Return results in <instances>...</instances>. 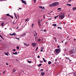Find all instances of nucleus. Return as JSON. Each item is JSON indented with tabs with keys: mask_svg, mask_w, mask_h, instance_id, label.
<instances>
[{
	"mask_svg": "<svg viewBox=\"0 0 76 76\" xmlns=\"http://www.w3.org/2000/svg\"><path fill=\"white\" fill-rule=\"evenodd\" d=\"M59 4V2H55L50 4L49 5V6H50V7H53V6H57V5H58V4Z\"/></svg>",
	"mask_w": 76,
	"mask_h": 76,
	"instance_id": "nucleus-1",
	"label": "nucleus"
},
{
	"mask_svg": "<svg viewBox=\"0 0 76 76\" xmlns=\"http://www.w3.org/2000/svg\"><path fill=\"white\" fill-rule=\"evenodd\" d=\"M54 51H55L56 53H58V54H59L61 51V49L60 48H58V49H56Z\"/></svg>",
	"mask_w": 76,
	"mask_h": 76,
	"instance_id": "nucleus-2",
	"label": "nucleus"
},
{
	"mask_svg": "<svg viewBox=\"0 0 76 76\" xmlns=\"http://www.w3.org/2000/svg\"><path fill=\"white\" fill-rule=\"evenodd\" d=\"M59 18L60 17V18H61V19H63L64 18V15H63V14H61L59 15Z\"/></svg>",
	"mask_w": 76,
	"mask_h": 76,
	"instance_id": "nucleus-3",
	"label": "nucleus"
},
{
	"mask_svg": "<svg viewBox=\"0 0 76 76\" xmlns=\"http://www.w3.org/2000/svg\"><path fill=\"white\" fill-rule=\"evenodd\" d=\"M32 46L33 47H36V43H33L31 44Z\"/></svg>",
	"mask_w": 76,
	"mask_h": 76,
	"instance_id": "nucleus-4",
	"label": "nucleus"
},
{
	"mask_svg": "<svg viewBox=\"0 0 76 76\" xmlns=\"http://www.w3.org/2000/svg\"><path fill=\"white\" fill-rule=\"evenodd\" d=\"M21 1L23 3H24L25 4H27L26 2L25 1L23 0H21Z\"/></svg>",
	"mask_w": 76,
	"mask_h": 76,
	"instance_id": "nucleus-5",
	"label": "nucleus"
},
{
	"mask_svg": "<svg viewBox=\"0 0 76 76\" xmlns=\"http://www.w3.org/2000/svg\"><path fill=\"white\" fill-rule=\"evenodd\" d=\"M73 53V52L72 50H70L69 51V54H70V55L72 54Z\"/></svg>",
	"mask_w": 76,
	"mask_h": 76,
	"instance_id": "nucleus-6",
	"label": "nucleus"
},
{
	"mask_svg": "<svg viewBox=\"0 0 76 76\" xmlns=\"http://www.w3.org/2000/svg\"><path fill=\"white\" fill-rule=\"evenodd\" d=\"M41 20H39L38 21V24L39 25H39H41V24L40 23V22H41Z\"/></svg>",
	"mask_w": 76,
	"mask_h": 76,
	"instance_id": "nucleus-7",
	"label": "nucleus"
},
{
	"mask_svg": "<svg viewBox=\"0 0 76 76\" xmlns=\"http://www.w3.org/2000/svg\"><path fill=\"white\" fill-rule=\"evenodd\" d=\"M11 35H15V36H16V33H13L12 34H10Z\"/></svg>",
	"mask_w": 76,
	"mask_h": 76,
	"instance_id": "nucleus-8",
	"label": "nucleus"
},
{
	"mask_svg": "<svg viewBox=\"0 0 76 76\" xmlns=\"http://www.w3.org/2000/svg\"><path fill=\"white\" fill-rule=\"evenodd\" d=\"M12 53H13V54H14L15 55H16L18 54V52H15V53H14V52H12Z\"/></svg>",
	"mask_w": 76,
	"mask_h": 76,
	"instance_id": "nucleus-9",
	"label": "nucleus"
},
{
	"mask_svg": "<svg viewBox=\"0 0 76 76\" xmlns=\"http://www.w3.org/2000/svg\"><path fill=\"white\" fill-rule=\"evenodd\" d=\"M44 7H39V8L41 9H42L43 10V9H44Z\"/></svg>",
	"mask_w": 76,
	"mask_h": 76,
	"instance_id": "nucleus-10",
	"label": "nucleus"
},
{
	"mask_svg": "<svg viewBox=\"0 0 76 76\" xmlns=\"http://www.w3.org/2000/svg\"><path fill=\"white\" fill-rule=\"evenodd\" d=\"M72 9L74 11H75V10H76V7H73L72 8Z\"/></svg>",
	"mask_w": 76,
	"mask_h": 76,
	"instance_id": "nucleus-11",
	"label": "nucleus"
},
{
	"mask_svg": "<svg viewBox=\"0 0 76 76\" xmlns=\"http://www.w3.org/2000/svg\"><path fill=\"white\" fill-rule=\"evenodd\" d=\"M16 72V70L15 69H13L12 70V73H14Z\"/></svg>",
	"mask_w": 76,
	"mask_h": 76,
	"instance_id": "nucleus-12",
	"label": "nucleus"
},
{
	"mask_svg": "<svg viewBox=\"0 0 76 76\" xmlns=\"http://www.w3.org/2000/svg\"><path fill=\"white\" fill-rule=\"evenodd\" d=\"M43 61H44L45 63H46V60L45 59V58H43Z\"/></svg>",
	"mask_w": 76,
	"mask_h": 76,
	"instance_id": "nucleus-13",
	"label": "nucleus"
},
{
	"mask_svg": "<svg viewBox=\"0 0 76 76\" xmlns=\"http://www.w3.org/2000/svg\"><path fill=\"white\" fill-rule=\"evenodd\" d=\"M25 35H26V34H25V33H23V34L21 35V36H23V37L25 36Z\"/></svg>",
	"mask_w": 76,
	"mask_h": 76,
	"instance_id": "nucleus-14",
	"label": "nucleus"
},
{
	"mask_svg": "<svg viewBox=\"0 0 76 76\" xmlns=\"http://www.w3.org/2000/svg\"><path fill=\"white\" fill-rule=\"evenodd\" d=\"M44 74H45V72H42L41 73V75H42V76H44Z\"/></svg>",
	"mask_w": 76,
	"mask_h": 76,
	"instance_id": "nucleus-15",
	"label": "nucleus"
},
{
	"mask_svg": "<svg viewBox=\"0 0 76 76\" xmlns=\"http://www.w3.org/2000/svg\"><path fill=\"white\" fill-rule=\"evenodd\" d=\"M71 50H72V51H75V49H74V48L73 47H71Z\"/></svg>",
	"mask_w": 76,
	"mask_h": 76,
	"instance_id": "nucleus-16",
	"label": "nucleus"
},
{
	"mask_svg": "<svg viewBox=\"0 0 76 76\" xmlns=\"http://www.w3.org/2000/svg\"><path fill=\"white\" fill-rule=\"evenodd\" d=\"M52 25L54 26H57V25L55 24H53Z\"/></svg>",
	"mask_w": 76,
	"mask_h": 76,
	"instance_id": "nucleus-17",
	"label": "nucleus"
},
{
	"mask_svg": "<svg viewBox=\"0 0 76 76\" xmlns=\"http://www.w3.org/2000/svg\"><path fill=\"white\" fill-rule=\"evenodd\" d=\"M48 64L50 65L51 64V61H49L48 62Z\"/></svg>",
	"mask_w": 76,
	"mask_h": 76,
	"instance_id": "nucleus-18",
	"label": "nucleus"
},
{
	"mask_svg": "<svg viewBox=\"0 0 76 76\" xmlns=\"http://www.w3.org/2000/svg\"><path fill=\"white\" fill-rule=\"evenodd\" d=\"M41 65H42V64H39L38 65V67H40V66H41Z\"/></svg>",
	"mask_w": 76,
	"mask_h": 76,
	"instance_id": "nucleus-19",
	"label": "nucleus"
},
{
	"mask_svg": "<svg viewBox=\"0 0 76 76\" xmlns=\"http://www.w3.org/2000/svg\"><path fill=\"white\" fill-rule=\"evenodd\" d=\"M67 6H72V5L71 4H67Z\"/></svg>",
	"mask_w": 76,
	"mask_h": 76,
	"instance_id": "nucleus-20",
	"label": "nucleus"
},
{
	"mask_svg": "<svg viewBox=\"0 0 76 76\" xmlns=\"http://www.w3.org/2000/svg\"><path fill=\"white\" fill-rule=\"evenodd\" d=\"M6 15L7 16H8L10 17V15H9V14H6Z\"/></svg>",
	"mask_w": 76,
	"mask_h": 76,
	"instance_id": "nucleus-21",
	"label": "nucleus"
},
{
	"mask_svg": "<svg viewBox=\"0 0 76 76\" xmlns=\"http://www.w3.org/2000/svg\"><path fill=\"white\" fill-rule=\"evenodd\" d=\"M42 71H44V69H40V72H42Z\"/></svg>",
	"mask_w": 76,
	"mask_h": 76,
	"instance_id": "nucleus-22",
	"label": "nucleus"
},
{
	"mask_svg": "<svg viewBox=\"0 0 76 76\" xmlns=\"http://www.w3.org/2000/svg\"><path fill=\"white\" fill-rule=\"evenodd\" d=\"M26 21H29V20H28V18H27L26 20H25V22H26Z\"/></svg>",
	"mask_w": 76,
	"mask_h": 76,
	"instance_id": "nucleus-23",
	"label": "nucleus"
},
{
	"mask_svg": "<svg viewBox=\"0 0 76 76\" xmlns=\"http://www.w3.org/2000/svg\"><path fill=\"white\" fill-rule=\"evenodd\" d=\"M5 73H6V71H4L3 72V75H4V74H5Z\"/></svg>",
	"mask_w": 76,
	"mask_h": 76,
	"instance_id": "nucleus-24",
	"label": "nucleus"
},
{
	"mask_svg": "<svg viewBox=\"0 0 76 76\" xmlns=\"http://www.w3.org/2000/svg\"><path fill=\"white\" fill-rule=\"evenodd\" d=\"M38 47H37L36 49V51H37V50H38Z\"/></svg>",
	"mask_w": 76,
	"mask_h": 76,
	"instance_id": "nucleus-25",
	"label": "nucleus"
},
{
	"mask_svg": "<svg viewBox=\"0 0 76 76\" xmlns=\"http://www.w3.org/2000/svg\"><path fill=\"white\" fill-rule=\"evenodd\" d=\"M28 63H31V61H28Z\"/></svg>",
	"mask_w": 76,
	"mask_h": 76,
	"instance_id": "nucleus-26",
	"label": "nucleus"
},
{
	"mask_svg": "<svg viewBox=\"0 0 76 76\" xmlns=\"http://www.w3.org/2000/svg\"><path fill=\"white\" fill-rule=\"evenodd\" d=\"M73 74H74V76H76V73L74 72V73H73Z\"/></svg>",
	"mask_w": 76,
	"mask_h": 76,
	"instance_id": "nucleus-27",
	"label": "nucleus"
},
{
	"mask_svg": "<svg viewBox=\"0 0 76 76\" xmlns=\"http://www.w3.org/2000/svg\"><path fill=\"white\" fill-rule=\"evenodd\" d=\"M58 10H61V8H59L58 9Z\"/></svg>",
	"mask_w": 76,
	"mask_h": 76,
	"instance_id": "nucleus-28",
	"label": "nucleus"
},
{
	"mask_svg": "<svg viewBox=\"0 0 76 76\" xmlns=\"http://www.w3.org/2000/svg\"><path fill=\"white\" fill-rule=\"evenodd\" d=\"M17 49H18V50H19V47L18 46L17 47Z\"/></svg>",
	"mask_w": 76,
	"mask_h": 76,
	"instance_id": "nucleus-29",
	"label": "nucleus"
},
{
	"mask_svg": "<svg viewBox=\"0 0 76 76\" xmlns=\"http://www.w3.org/2000/svg\"><path fill=\"white\" fill-rule=\"evenodd\" d=\"M58 15L57 16L55 17L54 18H55V19H56L58 17Z\"/></svg>",
	"mask_w": 76,
	"mask_h": 76,
	"instance_id": "nucleus-30",
	"label": "nucleus"
},
{
	"mask_svg": "<svg viewBox=\"0 0 76 76\" xmlns=\"http://www.w3.org/2000/svg\"><path fill=\"white\" fill-rule=\"evenodd\" d=\"M4 53L7 56H8V54H7V53H6V52Z\"/></svg>",
	"mask_w": 76,
	"mask_h": 76,
	"instance_id": "nucleus-31",
	"label": "nucleus"
},
{
	"mask_svg": "<svg viewBox=\"0 0 76 76\" xmlns=\"http://www.w3.org/2000/svg\"><path fill=\"white\" fill-rule=\"evenodd\" d=\"M40 57V56H37V58H39Z\"/></svg>",
	"mask_w": 76,
	"mask_h": 76,
	"instance_id": "nucleus-32",
	"label": "nucleus"
},
{
	"mask_svg": "<svg viewBox=\"0 0 76 76\" xmlns=\"http://www.w3.org/2000/svg\"><path fill=\"white\" fill-rule=\"evenodd\" d=\"M4 25V23H2L1 24V25L3 26Z\"/></svg>",
	"mask_w": 76,
	"mask_h": 76,
	"instance_id": "nucleus-33",
	"label": "nucleus"
},
{
	"mask_svg": "<svg viewBox=\"0 0 76 76\" xmlns=\"http://www.w3.org/2000/svg\"><path fill=\"white\" fill-rule=\"evenodd\" d=\"M41 50L40 51V52H42V51H43V50H42L41 48Z\"/></svg>",
	"mask_w": 76,
	"mask_h": 76,
	"instance_id": "nucleus-34",
	"label": "nucleus"
},
{
	"mask_svg": "<svg viewBox=\"0 0 76 76\" xmlns=\"http://www.w3.org/2000/svg\"><path fill=\"white\" fill-rule=\"evenodd\" d=\"M52 19V18H48V20H51V19Z\"/></svg>",
	"mask_w": 76,
	"mask_h": 76,
	"instance_id": "nucleus-35",
	"label": "nucleus"
},
{
	"mask_svg": "<svg viewBox=\"0 0 76 76\" xmlns=\"http://www.w3.org/2000/svg\"><path fill=\"white\" fill-rule=\"evenodd\" d=\"M13 51H16V50H15V49H14L13 50Z\"/></svg>",
	"mask_w": 76,
	"mask_h": 76,
	"instance_id": "nucleus-36",
	"label": "nucleus"
},
{
	"mask_svg": "<svg viewBox=\"0 0 76 76\" xmlns=\"http://www.w3.org/2000/svg\"><path fill=\"white\" fill-rule=\"evenodd\" d=\"M10 17L11 18H12L13 19V16H10Z\"/></svg>",
	"mask_w": 76,
	"mask_h": 76,
	"instance_id": "nucleus-37",
	"label": "nucleus"
},
{
	"mask_svg": "<svg viewBox=\"0 0 76 76\" xmlns=\"http://www.w3.org/2000/svg\"><path fill=\"white\" fill-rule=\"evenodd\" d=\"M26 47H27V46H28V45H29V44H28V45H27V44H26Z\"/></svg>",
	"mask_w": 76,
	"mask_h": 76,
	"instance_id": "nucleus-38",
	"label": "nucleus"
},
{
	"mask_svg": "<svg viewBox=\"0 0 76 76\" xmlns=\"http://www.w3.org/2000/svg\"><path fill=\"white\" fill-rule=\"evenodd\" d=\"M0 37H1V38H3V37H2V36H1L0 34Z\"/></svg>",
	"mask_w": 76,
	"mask_h": 76,
	"instance_id": "nucleus-39",
	"label": "nucleus"
},
{
	"mask_svg": "<svg viewBox=\"0 0 76 76\" xmlns=\"http://www.w3.org/2000/svg\"><path fill=\"white\" fill-rule=\"evenodd\" d=\"M6 65H9V64L7 63H6Z\"/></svg>",
	"mask_w": 76,
	"mask_h": 76,
	"instance_id": "nucleus-40",
	"label": "nucleus"
},
{
	"mask_svg": "<svg viewBox=\"0 0 76 76\" xmlns=\"http://www.w3.org/2000/svg\"><path fill=\"white\" fill-rule=\"evenodd\" d=\"M41 41V39H38V41Z\"/></svg>",
	"mask_w": 76,
	"mask_h": 76,
	"instance_id": "nucleus-41",
	"label": "nucleus"
},
{
	"mask_svg": "<svg viewBox=\"0 0 76 76\" xmlns=\"http://www.w3.org/2000/svg\"><path fill=\"white\" fill-rule=\"evenodd\" d=\"M15 17L16 19H17V16H16V15H15Z\"/></svg>",
	"mask_w": 76,
	"mask_h": 76,
	"instance_id": "nucleus-42",
	"label": "nucleus"
},
{
	"mask_svg": "<svg viewBox=\"0 0 76 76\" xmlns=\"http://www.w3.org/2000/svg\"><path fill=\"white\" fill-rule=\"evenodd\" d=\"M65 51H67V49L66 48H65Z\"/></svg>",
	"mask_w": 76,
	"mask_h": 76,
	"instance_id": "nucleus-43",
	"label": "nucleus"
},
{
	"mask_svg": "<svg viewBox=\"0 0 76 76\" xmlns=\"http://www.w3.org/2000/svg\"><path fill=\"white\" fill-rule=\"evenodd\" d=\"M60 27H58L57 28H58V29H60Z\"/></svg>",
	"mask_w": 76,
	"mask_h": 76,
	"instance_id": "nucleus-44",
	"label": "nucleus"
},
{
	"mask_svg": "<svg viewBox=\"0 0 76 76\" xmlns=\"http://www.w3.org/2000/svg\"><path fill=\"white\" fill-rule=\"evenodd\" d=\"M23 72H24V71H21V73H23Z\"/></svg>",
	"mask_w": 76,
	"mask_h": 76,
	"instance_id": "nucleus-45",
	"label": "nucleus"
},
{
	"mask_svg": "<svg viewBox=\"0 0 76 76\" xmlns=\"http://www.w3.org/2000/svg\"><path fill=\"white\" fill-rule=\"evenodd\" d=\"M14 15L15 16V15H16V13H14Z\"/></svg>",
	"mask_w": 76,
	"mask_h": 76,
	"instance_id": "nucleus-46",
	"label": "nucleus"
},
{
	"mask_svg": "<svg viewBox=\"0 0 76 76\" xmlns=\"http://www.w3.org/2000/svg\"><path fill=\"white\" fill-rule=\"evenodd\" d=\"M60 29H62V28H61V27H60Z\"/></svg>",
	"mask_w": 76,
	"mask_h": 76,
	"instance_id": "nucleus-47",
	"label": "nucleus"
},
{
	"mask_svg": "<svg viewBox=\"0 0 76 76\" xmlns=\"http://www.w3.org/2000/svg\"><path fill=\"white\" fill-rule=\"evenodd\" d=\"M32 27H33V26H34V24H32Z\"/></svg>",
	"mask_w": 76,
	"mask_h": 76,
	"instance_id": "nucleus-48",
	"label": "nucleus"
},
{
	"mask_svg": "<svg viewBox=\"0 0 76 76\" xmlns=\"http://www.w3.org/2000/svg\"><path fill=\"white\" fill-rule=\"evenodd\" d=\"M68 58L69 60V61H72V60H70V59H69V58Z\"/></svg>",
	"mask_w": 76,
	"mask_h": 76,
	"instance_id": "nucleus-49",
	"label": "nucleus"
},
{
	"mask_svg": "<svg viewBox=\"0 0 76 76\" xmlns=\"http://www.w3.org/2000/svg\"><path fill=\"white\" fill-rule=\"evenodd\" d=\"M24 45H26V44H25L24 43Z\"/></svg>",
	"mask_w": 76,
	"mask_h": 76,
	"instance_id": "nucleus-50",
	"label": "nucleus"
},
{
	"mask_svg": "<svg viewBox=\"0 0 76 76\" xmlns=\"http://www.w3.org/2000/svg\"><path fill=\"white\" fill-rule=\"evenodd\" d=\"M68 1H70V2H71V1H72V0H69Z\"/></svg>",
	"mask_w": 76,
	"mask_h": 76,
	"instance_id": "nucleus-51",
	"label": "nucleus"
},
{
	"mask_svg": "<svg viewBox=\"0 0 76 76\" xmlns=\"http://www.w3.org/2000/svg\"><path fill=\"white\" fill-rule=\"evenodd\" d=\"M76 39H74V40L75 41H76Z\"/></svg>",
	"mask_w": 76,
	"mask_h": 76,
	"instance_id": "nucleus-52",
	"label": "nucleus"
},
{
	"mask_svg": "<svg viewBox=\"0 0 76 76\" xmlns=\"http://www.w3.org/2000/svg\"><path fill=\"white\" fill-rule=\"evenodd\" d=\"M44 32H46V30H44Z\"/></svg>",
	"mask_w": 76,
	"mask_h": 76,
	"instance_id": "nucleus-53",
	"label": "nucleus"
},
{
	"mask_svg": "<svg viewBox=\"0 0 76 76\" xmlns=\"http://www.w3.org/2000/svg\"><path fill=\"white\" fill-rule=\"evenodd\" d=\"M63 56H65V54H64V53L63 54Z\"/></svg>",
	"mask_w": 76,
	"mask_h": 76,
	"instance_id": "nucleus-54",
	"label": "nucleus"
},
{
	"mask_svg": "<svg viewBox=\"0 0 76 76\" xmlns=\"http://www.w3.org/2000/svg\"><path fill=\"white\" fill-rule=\"evenodd\" d=\"M40 63H42V62H43V61H40Z\"/></svg>",
	"mask_w": 76,
	"mask_h": 76,
	"instance_id": "nucleus-55",
	"label": "nucleus"
},
{
	"mask_svg": "<svg viewBox=\"0 0 76 76\" xmlns=\"http://www.w3.org/2000/svg\"><path fill=\"white\" fill-rule=\"evenodd\" d=\"M60 47V46H58L57 48H59Z\"/></svg>",
	"mask_w": 76,
	"mask_h": 76,
	"instance_id": "nucleus-56",
	"label": "nucleus"
},
{
	"mask_svg": "<svg viewBox=\"0 0 76 76\" xmlns=\"http://www.w3.org/2000/svg\"><path fill=\"white\" fill-rule=\"evenodd\" d=\"M57 61V60L56 59H55V61Z\"/></svg>",
	"mask_w": 76,
	"mask_h": 76,
	"instance_id": "nucleus-57",
	"label": "nucleus"
},
{
	"mask_svg": "<svg viewBox=\"0 0 76 76\" xmlns=\"http://www.w3.org/2000/svg\"><path fill=\"white\" fill-rule=\"evenodd\" d=\"M19 9H20V10H21V8H19Z\"/></svg>",
	"mask_w": 76,
	"mask_h": 76,
	"instance_id": "nucleus-58",
	"label": "nucleus"
},
{
	"mask_svg": "<svg viewBox=\"0 0 76 76\" xmlns=\"http://www.w3.org/2000/svg\"><path fill=\"white\" fill-rule=\"evenodd\" d=\"M15 22H13V24H15Z\"/></svg>",
	"mask_w": 76,
	"mask_h": 76,
	"instance_id": "nucleus-59",
	"label": "nucleus"
},
{
	"mask_svg": "<svg viewBox=\"0 0 76 76\" xmlns=\"http://www.w3.org/2000/svg\"><path fill=\"white\" fill-rule=\"evenodd\" d=\"M34 1L35 3H36V1Z\"/></svg>",
	"mask_w": 76,
	"mask_h": 76,
	"instance_id": "nucleus-60",
	"label": "nucleus"
},
{
	"mask_svg": "<svg viewBox=\"0 0 76 76\" xmlns=\"http://www.w3.org/2000/svg\"><path fill=\"white\" fill-rule=\"evenodd\" d=\"M67 44V42H66L65 43V45H66Z\"/></svg>",
	"mask_w": 76,
	"mask_h": 76,
	"instance_id": "nucleus-61",
	"label": "nucleus"
},
{
	"mask_svg": "<svg viewBox=\"0 0 76 76\" xmlns=\"http://www.w3.org/2000/svg\"><path fill=\"white\" fill-rule=\"evenodd\" d=\"M36 35H37V33L36 32Z\"/></svg>",
	"mask_w": 76,
	"mask_h": 76,
	"instance_id": "nucleus-62",
	"label": "nucleus"
},
{
	"mask_svg": "<svg viewBox=\"0 0 76 76\" xmlns=\"http://www.w3.org/2000/svg\"><path fill=\"white\" fill-rule=\"evenodd\" d=\"M66 59H67V58H67V57H66Z\"/></svg>",
	"mask_w": 76,
	"mask_h": 76,
	"instance_id": "nucleus-63",
	"label": "nucleus"
},
{
	"mask_svg": "<svg viewBox=\"0 0 76 76\" xmlns=\"http://www.w3.org/2000/svg\"><path fill=\"white\" fill-rule=\"evenodd\" d=\"M62 43H63V41H62Z\"/></svg>",
	"mask_w": 76,
	"mask_h": 76,
	"instance_id": "nucleus-64",
	"label": "nucleus"
}]
</instances>
